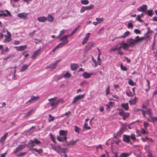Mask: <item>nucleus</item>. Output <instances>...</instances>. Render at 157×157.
<instances>
[{
  "instance_id": "nucleus-1",
  "label": "nucleus",
  "mask_w": 157,
  "mask_h": 157,
  "mask_svg": "<svg viewBox=\"0 0 157 157\" xmlns=\"http://www.w3.org/2000/svg\"><path fill=\"white\" fill-rule=\"evenodd\" d=\"M145 39V38L144 37H140L139 36H137L135 37V39L131 38L127 39V40L128 43H122L120 44L119 45L114 46L110 49V51L115 52L117 51L118 54L121 56L123 55L124 53L121 51V48L124 50H127L129 47H134L136 44Z\"/></svg>"
},
{
  "instance_id": "nucleus-2",
  "label": "nucleus",
  "mask_w": 157,
  "mask_h": 157,
  "mask_svg": "<svg viewBox=\"0 0 157 157\" xmlns=\"http://www.w3.org/2000/svg\"><path fill=\"white\" fill-rule=\"evenodd\" d=\"M57 97H55L48 99V101L50 102V105L51 106L56 107L58 105L59 103H64V101L63 99H59L56 100Z\"/></svg>"
},
{
  "instance_id": "nucleus-3",
  "label": "nucleus",
  "mask_w": 157,
  "mask_h": 157,
  "mask_svg": "<svg viewBox=\"0 0 157 157\" xmlns=\"http://www.w3.org/2000/svg\"><path fill=\"white\" fill-rule=\"evenodd\" d=\"M68 37H69V36H67L65 35L60 38V41H61L62 42L59 43L58 45L61 48L64 46L65 45L67 44L68 43L69 41L67 38Z\"/></svg>"
},
{
  "instance_id": "nucleus-4",
  "label": "nucleus",
  "mask_w": 157,
  "mask_h": 157,
  "mask_svg": "<svg viewBox=\"0 0 157 157\" xmlns=\"http://www.w3.org/2000/svg\"><path fill=\"white\" fill-rule=\"evenodd\" d=\"M117 110L119 111L118 113L119 115L122 117V119L124 120H125L129 116V113L124 112L122 109H118Z\"/></svg>"
},
{
  "instance_id": "nucleus-5",
  "label": "nucleus",
  "mask_w": 157,
  "mask_h": 157,
  "mask_svg": "<svg viewBox=\"0 0 157 157\" xmlns=\"http://www.w3.org/2000/svg\"><path fill=\"white\" fill-rule=\"evenodd\" d=\"M25 147V146L24 145H22V144L19 145L18 146V147H16V149L13 151V154H16L18 152L22 150Z\"/></svg>"
},
{
  "instance_id": "nucleus-6",
  "label": "nucleus",
  "mask_w": 157,
  "mask_h": 157,
  "mask_svg": "<svg viewBox=\"0 0 157 157\" xmlns=\"http://www.w3.org/2000/svg\"><path fill=\"white\" fill-rule=\"evenodd\" d=\"M123 140L126 143L132 144V142L130 140V136L124 135H123Z\"/></svg>"
},
{
  "instance_id": "nucleus-7",
  "label": "nucleus",
  "mask_w": 157,
  "mask_h": 157,
  "mask_svg": "<svg viewBox=\"0 0 157 157\" xmlns=\"http://www.w3.org/2000/svg\"><path fill=\"white\" fill-rule=\"evenodd\" d=\"M85 95V94L82 95H79L75 97L74 98L73 101L72 102L73 104L75 103L78 101L79 100L82 98H83Z\"/></svg>"
},
{
  "instance_id": "nucleus-8",
  "label": "nucleus",
  "mask_w": 157,
  "mask_h": 157,
  "mask_svg": "<svg viewBox=\"0 0 157 157\" xmlns=\"http://www.w3.org/2000/svg\"><path fill=\"white\" fill-rule=\"evenodd\" d=\"M28 15V13H22L18 14L17 16L19 18L24 19H26L28 18L27 16Z\"/></svg>"
},
{
  "instance_id": "nucleus-9",
  "label": "nucleus",
  "mask_w": 157,
  "mask_h": 157,
  "mask_svg": "<svg viewBox=\"0 0 157 157\" xmlns=\"http://www.w3.org/2000/svg\"><path fill=\"white\" fill-rule=\"evenodd\" d=\"M94 44L92 42H89L86 46L85 48V51L87 52L90 50L93 46Z\"/></svg>"
},
{
  "instance_id": "nucleus-10",
  "label": "nucleus",
  "mask_w": 157,
  "mask_h": 157,
  "mask_svg": "<svg viewBox=\"0 0 157 157\" xmlns=\"http://www.w3.org/2000/svg\"><path fill=\"white\" fill-rule=\"evenodd\" d=\"M41 52V49H39L36 51H34L33 53L32 56V59H35V57L39 55L40 54Z\"/></svg>"
},
{
  "instance_id": "nucleus-11",
  "label": "nucleus",
  "mask_w": 157,
  "mask_h": 157,
  "mask_svg": "<svg viewBox=\"0 0 157 157\" xmlns=\"http://www.w3.org/2000/svg\"><path fill=\"white\" fill-rule=\"evenodd\" d=\"M14 48L18 51H23L25 49L27 48L26 45L21 46H15Z\"/></svg>"
},
{
  "instance_id": "nucleus-12",
  "label": "nucleus",
  "mask_w": 157,
  "mask_h": 157,
  "mask_svg": "<svg viewBox=\"0 0 157 157\" xmlns=\"http://www.w3.org/2000/svg\"><path fill=\"white\" fill-rule=\"evenodd\" d=\"M59 133L60 135L63 136H64V139L65 140L67 139V132L63 130H61L59 131Z\"/></svg>"
},
{
  "instance_id": "nucleus-13",
  "label": "nucleus",
  "mask_w": 157,
  "mask_h": 157,
  "mask_svg": "<svg viewBox=\"0 0 157 157\" xmlns=\"http://www.w3.org/2000/svg\"><path fill=\"white\" fill-rule=\"evenodd\" d=\"M90 34V33H88L86 35L85 37L84 38L83 40L82 41V44L84 45L86 43L87 41L88 40Z\"/></svg>"
},
{
  "instance_id": "nucleus-14",
  "label": "nucleus",
  "mask_w": 157,
  "mask_h": 157,
  "mask_svg": "<svg viewBox=\"0 0 157 157\" xmlns=\"http://www.w3.org/2000/svg\"><path fill=\"white\" fill-rule=\"evenodd\" d=\"M59 61H57L55 63H53L50 64L49 66L47 67V68H50L51 69H53L55 68L57 66V64L58 63Z\"/></svg>"
},
{
  "instance_id": "nucleus-15",
  "label": "nucleus",
  "mask_w": 157,
  "mask_h": 157,
  "mask_svg": "<svg viewBox=\"0 0 157 157\" xmlns=\"http://www.w3.org/2000/svg\"><path fill=\"white\" fill-rule=\"evenodd\" d=\"M8 133H6L5 134L2 136L0 139V142L3 144L4 143V141L6 139V137L8 136Z\"/></svg>"
},
{
  "instance_id": "nucleus-16",
  "label": "nucleus",
  "mask_w": 157,
  "mask_h": 157,
  "mask_svg": "<svg viewBox=\"0 0 157 157\" xmlns=\"http://www.w3.org/2000/svg\"><path fill=\"white\" fill-rule=\"evenodd\" d=\"M142 108H143V109H141V111L142 112V114L143 115V117H146V115L145 114H147V110H146L145 109H147V107L144 106L143 105L142 106Z\"/></svg>"
},
{
  "instance_id": "nucleus-17",
  "label": "nucleus",
  "mask_w": 157,
  "mask_h": 157,
  "mask_svg": "<svg viewBox=\"0 0 157 157\" xmlns=\"http://www.w3.org/2000/svg\"><path fill=\"white\" fill-rule=\"evenodd\" d=\"M147 121L151 122H156L157 121V117H151L150 118H147Z\"/></svg>"
},
{
  "instance_id": "nucleus-18",
  "label": "nucleus",
  "mask_w": 157,
  "mask_h": 157,
  "mask_svg": "<svg viewBox=\"0 0 157 157\" xmlns=\"http://www.w3.org/2000/svg\"><path fill=\"white\" fill-rule=\"evenodd\" d=\"M78 67V65L76 63H72L71 64V69L72 71L76 70Z\"/></svg>"
},
{
  "instance_id": "nucleus-19",
  "label": "nucleus",
  "mask_w": 157,
  "mask_h": 157,
  "mask_svg": "<svg viewBox=\"0 0 157 157\" xmlns=\"http://www.w3.org/2000/svg\"><path fill=\"white\" fill-rule=\"evenodd\" d=\"M7 13H5L4 12V11H2L0 13V17L2 16H7V14L9 16H11V14L8 10H5Z\"/></svg>"
},
{
  "instance_id": "nucleus-20",
  "label": "nucleus",
  "mask_w": 157,
  "mask_h": 157,
  "mask_svg": "<svg viewBox=\"0 0 157 157\" xmlns=\"http://www.w3.org/2000/svg\"><path fill=\"white\" fill-rule=\"evenodd\" d=\"M31 99L26 102V103H27L29 102H31L32 101L37 100L39 98V97L38 96L35 97L33 96H32L31 97Z\"/></svg>"
},
{
  "instance_id": "nucleus-21",
  "label": "nucleus",
  "mask_w": 157,
  "mask_h": 157,
  "mask_svg": "<svg viewBox=\"0 0 157 157\" xmlns=\"http://www.w3.org/2000/svg\"><path fill=\"white\" fill-rule=\"evenodd\" d=\"M37 20L39 22H44L47 21V18L46 17H38Z\"/></svg>"
},
{
  "instance_id": "nucleus-22",
  "label": "nucleus",
  "mask_w": 157,
  "mask_h": 157,
  "mask_svg": "<svg viewBox=\"0 0 157 157\" xmlns=\"http://www.w3.org/2000/svg\"><path fill=\"white\" fill-rule=\"evenodd\" d=\"M137 100V98L136 97L133 99L129 100V103L130 105H135L136 102Z\"/></svg>"
},
{
  "instance_id": "nucleus-23",
  "label": "nucleus",
  "mask_w": 157,
  "mask_h": 157,
  "mask_svg": "<svg viewBox=\"0 0 157 157\" xmlns=\"http://www.w3.org/2000/svg\"><path fill=\"white\" fill-rule=\"evenodd\" d=\"M142 11V12L145 13L148 15L150 16H151L152 15L153 12L152 10H140Z\"/></svg>"
},
{
  "instance_id": "nucleus-24",
  "label": "nucleus",
  "mask_w": 157,
  "mask_h": 157,
  "mask_svg": "<svg viewBox=\"0 0 157 157\" xmlns=\"http://www.w3.org/2000/svg\"><path fill=\"white\" fill-rule=\"evenodd\" d=\"M121 106L122 108H123L126 111L128 110L129 107L128 104V103L121 104Z\"/></svg>"
},
{
  "instance_id": "nucleus-25",
  "label": "nucleus",
  "mask_w": 157,
  "mask_h": 157,
  "mask_svg": "<svg viewBox=\"0 0 157 157\" xmlns=\"http://www.w3.org/2000/svg\"><path fill=\"white\" fill-rule=\"evenodd\" d=\"M130 34V32L128 31H127L124 33L120 37H119L120 38H126L127 36H128Z\"/></svg>"
},
{
  "instance_id": "nucleus-26",
  "label": "nucleus",
  "mask_w": 157,
  "mask_h": 157,
  "mask_svg": "<svg viewBox=\"0 0 157 157\" xmlns=\"http://www.w3.org/2000/svg\"><path fill=\"white\" fill-rule=\"evenodd\" d=\"M91 75V74H89L86 72H85L83 73L82 76L84 78H88L90 77Z\"/></svg>"
},
{
  "instance_id": "nucleus-27",
  "label": "nucleus",
  "mask_w": 157,
  "mask_h": 157,
  "mask_svg": "<svg viewBox=\"0 0 157 157\" xmlns=\"http://www.w3.org/2000/svg\"><path fill=\"white\" fill-rule=\"evenodd\" d=\"M47 20L50 22H52L54 20V18L52 16L50 15H48L47 17H46Z\"/></svg>"
},
{
  "instance_id": "nucleus-28",
  "label": "nucleus",
  "mask_w": 157,
  "mask_h": 157,
  "mask_svg": "<svg viewBox=\"0 0 157 157\" xmlns=\"http://www.w3.org/2000/svg\"><path fill=\"white\" fill-rule=\"evenodd\" d=\"M29 66V65L27 64H24L20 70L22 72L24 71L27 69Z\"/></svg>"
},
{
  "instance_id": "nucleus-29",
  "label": "nucleus",
  "mask_w": 157,
  "mask_h": 157,
  "mask_svg": "<svg viewBox=\"0 0 157 157\" xmlns=\"http://www.w3.org/2000/svg\"><path fill=\"white\" fill-rule=\"evenodd\" d=\"M30 150L35 151L38 153L39 154H41L43 152V150L41 149L37 150L35 148H32L31 149H30Z\"/></svg>"
},
{
  "instance_id": "nucleus-30",
  "label": "nucleus",
  "mask_w": 157,
  "mask_h": 157,
  "mask_svg": "<svg viewBox=\"0 0 157 157\" xmlns=\"http://www.w3.org/2000/svg\"><path fill=\"white\" fill-rule=\"evenodd\" d=\"M53 149L58 153L61 152V147L60 146H58L53 148Z\"/></svg>"
},
{
  "instance_id": "nucleus-31",
  "label": "nucleus",
  "mask_w": 157,
  "mask_h": 157,
  "mask_svg": "<svg viewBox=\"0 0 157 157\" xmlns=\"http://www.w3.org/2000/svg\"><path fill=\"white\" fill-rule=\"evenodd\" d=\"M26 152H20L19 153H17L16 154H15L17 157H21L24 156L26 154Z\"/></svg>"
},
{
  "instance_id": "nucleus-32",
  "label": "nucleus",
  "mask_w": 157,
  "mask_h": 157,
  "mask_svg": "<svg viewBox=\"0 0 157 157\" xmlns=\"http://www.w3.org/2000/svg\"><path fill=\"white\" fill-rule=\"evenodd\" d=\"M28 144L29 146L32 147H33L35 145L34 141L32 140H31L29 141L28 143Z\"/></svg>"
},
{
  "instance_id": "nucleus-33",
  "label": "nucleus",
  "mask_w": 157,
  "mask_h": 157,
  "mask_svg": "<svg viewBox=\"0 0 157 157\" xmlns=\"http://www.w3.org/2000/svg\"><path fill=\"white\" fill-rule=\"evenodd\" d=\"M147 6L146 5H143L139 7L138 10H147Z\"/></svg>"
},
{
  "instance_id": "nucleus-34",
  "label": "nucleus",
  "mask_w": 157,
  "mask_h": 157,
  "mask_svg": "<svg viewBox=\"0 0 157 157\" xmlns=\"http://www.w3.org/2000/svg\"><path fill=\"white\" fill-rule=\"evenodd\" d=\"M57 139L58 141L59 142H63L64 141H66L67 139H64V137H59V136H58L57 137Z\"/></svg>"
},
{
  "instance_id": "nucleus-35",
  "label": "nucleus",
  "mask_w": 157,
  "mask_h": 157,
  "mask_svg": "<svg viewBox=\"0 0 157 157\" xmlns=\"http://www.w3.org/2000/svg\"><path fill=\"white\" fill-rule=\"evenodd\" d=\"M71 76V74L68 72H67L63 75V77L65 78H68L70 77Z\"/></svg>"
},
{
  "instance_id": "nucleus-36",
  "label": "nucleus",
  "mask_w": 157,
  "mask_h": 157,
  "mask_svg": "<svg viewBox=\"0 0 157 157\" xmlns=\"http://www.w3.org/2000/svg\"><path fill=\"white\" fill-rule=\"evenodd\" d=\"M146 81L147 83V85L148 88L145 89V91L146 92H148L149 91L150 89V82L147 79Z\"/></svg>"
},
{
  "instance_id": "nucleus-37",
  "label": "nucleus",
  "mask_w": 157,
  "mask_h": 157,
  "mask_svg": "<svg viewBox=\"0 0 157 157\" xmlns=\"http://www.w3.org/2000/svg\"><path fill=\"white\" fill-rule=\"evenodd\" d=\"M143 14H141L140 15H138L137 16L136 19L137 20L140 22H142L143 21V20H141L140 18L141 17L143 16Z\"/></svg>"
},
{
  "instance_id": "nucleus-38",
  "label": "nucleus",
  "mask_w": 157,
  "mask_h": 157,
  "mask_svg": "<svg viewBox=\"0 0 157 157\" xmlns=\"http://www.w3.org/2000/svg\"><path fill=\"white\" fill-rule=\"evenodd\" d=\"M7 34L5 36V37L6 38H11V34L8 31V30H6Z\"/></svg>"
},
{
  "instance_id": "nucleus-39",
  "label": "nucleus",
  "mask_w": 157,
  "mask_h": 157,
  "mask_svg": "<svg viewBox=\"0 0 157 157\" xmlns=\"http://www.w3.org/2000/svg\"><path fill=\"white\" fill-rule=\"evenodd\" d=\"M32 110L30 111L29 112L26 113L25 114V116L23 117L24 118H25L26 117L30 116L32 112Z\"/></svg>"
},
{
  "instance_id": "nucleus-40",
  "label": "nucleus",
  "mask_w": 157,
  "mask_h": 157,
  "mask_svg": "<svg viewBox=\"0 0 157 157\" xmlns=\"http://www.w3.org/2000/svg\"><path fill=\"white\" fill-rule=\"evenodd\" d=\"M92 60L93 62L94 63V64H93L92 65L94 67H96L98 66V64L97 62V61L96 60H95L93 58H92Z\"/></svg>"
},
{
  "instance_id": "nucleus-41",
  "label": "nucleus",
  "mask_w": 157,
  "mask_h": 157,
  "mask_svg": "<svg viewBox=\"0 0 157 157\" xmlns=\"http://www.w3.org/2000/svg\"><path fill=\"white\" fill-rule=\"evenodd\" d=\"M142 134L145 135L148 133V132L147 131L145 130V129L143 128H142L140 130Z\"/></svg>"
},
{
  "instance_id": "nucleus-42",
  "label": "nucleus",
  "mask_w": 157,
  "mask_h": 157,
  "mask_svg": "<svg viewBox=\"0 0 157 157\" xmlns=\"http://www.w3.org/2000/svg\"><path fill=\"white\" fill-rule=\"evenodd\" d=\"M130 139H131L132 140L134 141L136 140V137L135 134H132L130 136Z\"/></svg>"
},
{
  "instance_id": "nucleus-43",
  "label": "nucleus",
  "mask_w": 157,
  "mask_h": 157,
  "mask_svg": "<svg viewBox=\"0 0 157 157\" xmlns=\"http://www.w3.org/2000/svg\"><path fill=\"white\" fill-rule=\"evenodd\" d=\"M129 155L128 153H123L121 154L120 157H128Z\"/></svg>"
},
{
  "instance_id": "nucleus-44",
  "label": "nucleus",
  "mask_w": 157,
  "mask_h": 157,
  "mask_svg": "<svg viewBox=\"0 0 157 157\" xmlns=\"http://www.w3.org/2000/svg\"><path fill=\"white\" fill-rule=\"evenodd\" d=\"M49 117L50 118V119H48V121L49 122L53 121L54 119V117L52 116L50 114L49 115Z\"/></svg>"
},
{
  "instance_id": "nucleus-45",
  "label": "nucleus",
  "mask_w": 157,
  "mask_h": 157,
  "mask_svg": "<svg viewBox=\"0 0 157 157\" xmlns=\"http://www.w3.org/2000/svg\"><path fill=\"white\" fill-rule=\"evenodd\" d=\"M81 3L83 5H87L89 3V1L88 0H82L81 1Z\"/></svg>"
},
{
  "instance_id": "nucleus-46",
  "label": "nucleus",
  "mask_w": 157,
  "mask_h": 157,
  "mask_svg": "<svg viewBox=\"0 0 157 157\" xmlns=\"http://www.w3.org/2000/svg\"><path fill=\"white\" fill-rule=\"evenodd\" d=\"M11 38H6L3 40L5 43H9L11 41Z\"/></svg>"
},
{
  "instance_id": "nucleus-47",
  "label": "nucleus",
  "mask_w": 157,
  "mask_h": 157,
  "mask_svg": "<svg viewBox=\"0 0 157 157\" xmlns=\"http://www.w3.org/2000/svg\"><path fill=\"white\" fill-rule=\"evenodd\" d=\"M96 20L98 21V23H99L103 21L104 20V19L103 18H96Z\"/></svg>"
},
{
  "instance_id": "nucleus-48",
  "label": "nucleus",
  "mask_w": 157,
  "mask_h": 157,
  "mask_svg": "<svg viewBox=\"0 0 157 157\" xmlns=\"http://www.w3.org/2000/svg\"><path fill=\"white\" fill-rule=\"evenodd\" d=\"M65 32V31L64 29H63V30H62L60 32L59 35H58V36H57V37L59 38V37H60V36H61L62 35H63L64 33Z\"/></svg>"
},
{
  "instance_id": "nucleus-49",
  "label": "nucleus",
  "mask_w": 157,
  "mask_h": 157,
  "mask_svg": "<svg viewBox=\"0 0 157 157\" xmlns=\"http://www.w3.org/2000/svg\"><path fill=\"white\" fill-rule=\"evenodd\" d=\"M148 123L146 122H143V125L144 126V129L145 130L147 129V126L148 125Z\"/></svg>"
},
{
  "instance_id": "nucleus-50",
  "label": "nucleus",
  "mask_w": 157,
  "mask_h": 157,
  "mask_svg": "<svg viewBox=\"0 0 157 157\" xmlns=\"http://www.w3.org/2000/svg\"><path fill=\"white\" fill-rule=\"evenodd\" d=\"M49 135H50V136L51 139V140L53 142L55 143H56L55 140V138L54 137V136L52 134H51V133H50Z\"/></svg>"
},
{
  "instance_id": "nucleus-51",
  "label": "nucleus",
  "mask_w": 157,
  "mask_h": 157,
  "mask_svg": "<svg viewBox=\"0 0 157 157\" xmlns=\"http://www.w3.org/2000/svg\"><path fill=\"white\" fill-rule=\"evenodd\" d=\"M80 130V128L77 127L76 126H75V131L76 132L78 133H79Z\"/></svg>"
},
{
  "instance_id": "nucleus-52",
  "label": "nucleus",
  "mask_w": 157,
  "mask_h": 157,
  "mask_svg": "<svg viewBox=\"0 0 157 157\" xmlns=\"http://www.w3.org/2000/svg\"><path fill=\"white\" fill-rule=\"evenodd\" d=\"M127 25L128 28L129 29L132 28L133 27V25L130 22H129Z\"/></svg>"
},
{
  "instance_id": "nucleus-53",
  "label": "nucleus",
  "mask_w": 157,
  "mask_h": 157,
  "mask_svg": "<svg viewBox=\"0 0 157 157\" xmlns=\"http://www.w3.org/2000/svg\"><path fill=\"white\" fill-rule=\"evenodd\" d=\"M126 94L128 96L130 97H132L135 94L132 93L131 92H130L129 93L127 92Z\"/></svg>"
},
{
  "instance_id": "nucleus-54",
  "label": "nucleus",
  "mask_w": 157,
  "mask_h": 157,
  "mask_svg": "<svg viewBox=\"0 0 157 157\" xmlns=\"http://www.w3.org/2000/svg\"><path fill=\"white\" fill-rule=\"evenodd\" d=\"M147 114L149 116H151L152 114V113L151 110L150 109H147Z\"/></svg>"
},
{
  "instance_id": "nucleus-55",
  "label": "nucleus",
  "mask_w": 157,
  "mask_h": 157,
  "mask_svg": "<svg viewBox=\"0 0 157 157\" xmlns=\"http://www.w3.org/2000/svg\"><path fill=\"white\" fill-rule=\"evenodd\" d=\"M120 68L122 70L124 71H126L127 70V68L126 67L123 66L122 64H121Z\"/></svg>"
},
{
  "instance_id": "nucleus-56",
  "label": "nucleus",
  "mask_w": 157,
  "mask_h": 157,
  "mask_svg": "<svg viewBox=\"0 0 157 157\" xmlns=\"http://www.w3.org/2000/svg\"><path fill=\"white\" fill-rule=\"evenodd\" d=\"M22 55H24L25 58H26L29 56V54L26 51L22 53Z\"/></svg>"
},
{
  "instance_id": "nucleus-57",
  "label": "nucleus",
  "mask_w": 157,
  "mask_h": 157,
  "mask_svg": "<svg viewBox=\"0 0 157 157\" xmlns=\"http://www.w3.org/2000/svg\"><path fill=\"white\" fill-rule=\"evenodd\" d=\"M67 151V148H61V152L60 153H63L64 154H65Z\"/></svg>"
},
{
  "instance_id": "nucleus-58",
  "label": "nucleus",
  "mask_w": 157,
  "mask_h": 157,
  "mask_svg": "<svg viewBox=\"0 0 157 157\" xmlns=\"http://www.w3.org/2000/svg\"><path fill=\"white\" fill-rule=\"evenodd\" d=\"M94 6L92 5H90V6L86 7V10H90L93 9Z\"/></svg>"
},
{
  "instance_id": "nucleus-59",
  "label": "nucleus",
  "mask_w": 157,
  "mask_h": 157,
  "mask_svg": "<svg viewBox=\"0 0 157 157\" xmlns=\"http://www.w3.org/2000/svg\"><path fill=\"white\" fill-rule=\"evenodd\" d=\"M88 124L87 122H85L84 124V128L87 129H90V127L87 126Z\"/></svg>"
},
{
  "instance_id": "nucleus-60",
  "label": "nucleus",
  "mask_w": 157,
  "mask_h": 157,
  "mask_svg": "<svg viewBox=\"0 0 157 157\" xmlns=\"http://www.w3.org/2000/svg\"><path fill=\"white\" fill-rule=\"evenodd\" d=\"M34 142L35 143V144H38L41 143V142L39 141L36 138L34 139Z\"/></svg>"
},
{
  "instance_id": "nucleus-61",
  "label": "nucleus",
  "mask_w": 157,
  "mask_h": 157,
  "mask_svg": "<svg viewBox=\"0 0 157 157\" xmlns=\"http://www.w3.org/2000/svg\"><path fill=\"white\" fill-rule=\"evenodd\" d=\"M128 84L131 86H134L135 85V83H134L133 82L131 79H130L128 81Z\"/></svg>"
},
{
  "instance_id": "nucleus-62",
  "label": "nucleus",
  "mask_w": 157,
  "mask_h": 157,
  "mask_svg": "<svg viewBox=\"0 0 157 157\" xmlns=\"http://www.w3.org/2000/svg\"><path fill=\"white\" fill-rule=\"evenodd\" d=\"M79 27L80 26L79 25L75 29H73L72 32V34H73L74 33H75L77 31V30H78V29L79 28Z\"/></svg>"
},
{
  "instance_id": "nucleus-63",
  "label": "nucleus",
  "mask_w": 157,
  "mask_h": 157,
  "mask_svg": "<svg viewBox=\"0 0 157 157\" xmlns=\"http://www.w3.org/2000/svg\"><path fill=\"white\" fill-rule=\"evenodd\" d=\"M134 32L136 34H140L141 33L140 31L139 30L137 29H135L134 30Z\"/></svg>"
},
{
  "instance_id": "nucleus-64",
  "label": "nucleus",
  "mask_w": 157,
  "mask_h": 157,
  "mask_svg": "<svg viewBox=\"0 0 157 157\" xmlns=\"http://www.w3.org/2000/svg\"><path fill=\"white\" fill-rule=\"evenodd\" d=\"M76 142V141H70L69 143L68 144L69 145H74Z\"/></svg>"
}]
</instances>
